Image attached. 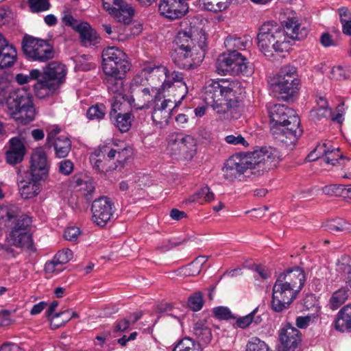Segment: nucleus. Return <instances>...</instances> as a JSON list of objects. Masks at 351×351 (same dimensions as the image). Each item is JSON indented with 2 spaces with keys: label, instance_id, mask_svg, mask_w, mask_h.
Instances as JSON below:
<instances>
[{
  "label": "nucleus",
  "instance_id": "nucleus-64",
  "mask_svg": "<svg viewBox=\"0 0 351 351\" xmlns=\"http://www.w3.org/2000/svg\"><path fill=\"white\" fill-rule=\"evenodd\" d=\"M130 325L129 320L123 319L118 322L114 326V332H124Z\"/></svg>",
  "mask_w": 351,
  "mask_h": 351
},
{
  "label": "nucleus",
  "instance_id": "nucleus-56",
  "mask_svg": "<svg viewBox=\"0 0 351 351\" xmlns=\"http://www.w3.org/2000/svg\"><path fill=\"white\" fill-rule=\"evenodd\" d=\"M73 163L70 160H63L59 163V171L63 175L69 176L73 171Z\"/></svg>",
  "mask_w": 351,
  "mask_h": 351
},
{
  "label": "nucleus",
  "instance_id": "nucleus-25",
  "mask_svg": "<svg viewBox=\"0 0 351 351\" xmlns=\"http://www.w3.org/2000/svg\"><path fill=\"white\" fill-rule=\"evenodd\" d=\"M26 154V148L21 139L15 136L10 139L9 147L5 152V160L11 165L21 163Z\"/></svg>",
  "mask_w": 351,
  "mask_h": 351
},
{
  "label": "nucleus",
  "instance_id": "nucleus-2",
  "mask_svg": "<svg viewBox=\"0 0 351 351\" xmlns=\"http://www.w3.org/2000/svg\"><path fill=\"white\" fill-rule=\"evenodd\" d=\"M206 40L205 32L197 27L179 31L173 40L176 47L171 56L175 65L185 70L197 67L206 54Z\"/></svg>",
  "mask_w": 351,
  "mask_h": 351
},
{
  "label": "nucleus",
  "instance_id": "nucleus-4",
  "mask_svg": "<svg viewBox=\"0 0 351 351\" xmlns=\"http://www.w3.org/2000/svg\"><path fill=\"white\" fill-rule=\"evenodd\" d=\"M7 112L16 123L26 125L35 119L36 108L32 95L25 89L11 91L5 99Z\"/></svg>",
  "mask_w": 351,
  "mask_h": 351
},
{
  "label": "nucleus",
  "instance_id": "nucleus-48",
  "mask_svg": "<svg viewBox=\"0 0 351 351\" xmlns=\"http://www.w3.org/2000/svg\"><path fill=\"white\" fill-rule=\"evenodd\" d=\"M19 210L16 207L0 206V219L10 221L17 217Z\"/></svg>",
  "mask_w": 351,
  "mask_h": 351
},
{
  "label": "nucleus",
  "instance_id": "nucleus-11",
  "mask_svg": "<svg viewBox=\"0 0 351 351\" xmlns=\"http://www.w3.org/2000/svg\"><path fill=\"white\" fill-rule=\"evenodd\" d=\"M217 71L219 74L237 75H248L246 59L240 53H223L219 56L216 62Z\"/></svg>",
  "mask_w": 351,
  "mask_h": 351
},
{
  "label": "nucleus",
  "instance_id": "nucleus-9",
  "mask_svg": "<svg viewBox=\"0 0 351 351\" xmlns=\"http://www.w3.org/2000/svg\"><path fill=\"white\" fill-rule=\"evenodd\" d=\"M143 72L147 73L149 75V78L158 77L159 80H162V89L171 88V92L174 94L173 97L179 99L178 100V103H181L185 97L187 93V87L185 83L182 82L183 74L182 73L173 71L171 74L172 79L179 84L176 86L170 81H166L165 79L167 74L166 67L162 66L156 67L148 66L143 69Z\"/></svg>",
  "mask_w": 351,
  "mask_h": 351
},
{
  "label": "nucleus",
  "instance_id": "nucleus-55",
  "mask_svg": "<svg viewBox=\"0 0 351 351\" xmlns=\"http://www.w3.org/2000/svg\"><path fill=\"white\" fill-rule=\"evenodd\" d=\"M351 258L348 255H343L339 259H338L337 265V271L343 274L349 269H351Z\"/></svg>",
  "mask_w": 351,
  "mask_h": 351
},
{
  "label": "nucleus",
  "instance_id": "nucleus-32",
  "mask_svg": "<svg viewBox=\"0 0 351 351\" xmlns=\"http://www.w3.org/2000/svg\"><path fill=\"white\" fill-rule=\"evenodd\" d=\"M75 31L80 34V38L84 44L95 45L98 38L96 32L87 22H82L77 25Z\"/></svg>",
  "mask_w": 351,
  "mask_h": 351
},
{
  "label": "nucleus",
  "instance_id": "nucleus-34",
  "mask_svg": "<svg viewBox=\"0 0 351 351\" xmlns=\"http://www.w3.org/2000/svg\"><path fill=\"white\" fill-rule=\"evenodd\" d=\"M335 154L334 150H330L328 148V143H324L322 145H317L314 150L311 152L306 157L308 161H315L319 158L322 156H325V162L332 165H335L333 162L335 159L331 158L330 155Z\"/></svg>",
  "mask_w": 351,
  "mask_h": 351
},
{
  "label": "nucleus",
  "instance_id": "nucleus-60",
  "mask_svg": "<svg viewBox=\"0 0 351 351\" xmlns=\"http://www.w3.org/2000/svg\"><path fill=\"white\" fill-rule=\"evenodd\" d=\"M193 265V262L183 268V274L186 276H195L201 272L200 267L197 265Z\"/></svg>",
  "mask_w": 351,
  "mask_h": 351
},
{
  "label": "nucleus",
  "instance_id": "nucleus-15",
  "mask_svg": "<svg viewBox=\"0 0 351 351\" xmlns=\"http://www.w3.org/2000/svg\"><path fill=\"white\" fill-rule=\"evenodd\" d=\"M16 219L14 226L10 233V242L16 247H31L33 244L32 234L27 229L30 226L31 218L26 215L19 216Z\"/></svg>",
  "mask_w": 351,
  "mask_h": 351
},
{
  "label": "nucleus",
  "instance_id": "nucleus-61",
  "mask_svg": "<svg viewBox=\"0 0 351 351\" xmlns=\"http://www.w3.org/2000/svg\"><path fill=\"white\" fill-rule=\"evenodd\" d=\"M117 165L118 167L121 168L124 167L125 162L129 157V150L127 148H124L117 153Z\"/></svg>",
  "mask_w": 351,
  "mask_h": 351
},
{
  "label": "nucleus",
  "instance_id": "nucleus-3",
  "mask_svg": "<svg viewBox=\"0 0 351 351\" xmlns=\"http://www.w3.org/2000/svg\"><path fill=\"white\" fill-rule=\"evenodd\" d=\"M245 88L237 80L231 82H208L204 88L203 99L206 104H214V98L225 97L226 104L216 105L217 114H223L226 119H237L240 117L238 110L245 97Z\"/></svg>",
  "mask_w": 351,
  "mask_h": 351
},
{
  "label": "nucleus",
  "instance_id": "nucleus-39",
  "mask_svg": "<svg viewBox=\"0 0 351 351\" xmlns=\"http://www.w3.org/2000/svg\"><path fill=\"white\" fill-rule=\"evenodd\" d=\"M324 227L331 232H350V225L342 219L326 221Z\"/></svg>",
  "mask_w": 351,
  "mask_h": 351
},
{
  "label": "nucleus",
  "instance_id": "nucleus-36",
  "mask_svg": "<svg viewBox=\"0 0 351 351\" xmlns=\"http://www.w3.org/2000/svg\"><path fill=\"white\" fill-rule=\"evenodd\" d=\"M90 160L93 163V167L98 172L106 173L116 170L118 165L115 162H109L108 158L104 157L103 159L100 158V154L95 153L91 155Z\"/></svg>",
  "mask_w": 351,
  "mask_h": 351
},
{
  "label": "nucleus",
  "instance_id": "nucleus-26",
  "mask_svg": "<svg viewBox=\"0 0 351 351\" xmlns=\"http://www.w3.org/2000/svg\"><path fill=\"white\" fill-rule=\"evenodd\" d=\"M104 82L107 86L109 93L121 96L124 101L128 99V95H125L124 78L125 75L115 73H104Z\"/></svg>",
  "mask_w": 351,
  "mask_h": 351
},
{
  "label": "nucleus",
  "instance_id": "nucleus-50",
  "mask_svg": "<svg viewBox=\"0 0 351 351\" xmlns=\"http://www.w3.org/2000/svg\"><path fill=\"white\" fill-rule=\"evenodd\" d=\"M40 76V71L38 69H32L29 72V75H23V74H17L16 76V82L20 84H25L28 83L32 80H36L39 81V78Z\"/></svg>",
  "mask_w": 351,
  "mask_h": 351
},
{
  "label": "nucleus",
  "instance_id": "nucleus-29",
  "mask_svg": "<svg viewBox=\"0 0 351 351\" xmlns=\"http://www.w3.org/2000/svg\"><path fill=\"white\" fill-rule=\"evenodd\" d=\"M27 180H22L19 182V192L23 199H31L36 197L40 193V180H36L26 173Z\"/></svg>",
  "mask_w": 351,
  "mask_h": 351
},
{
  "label": "nucleus",
  "instance_id": "nucleus-7",
  "mask_svg": "<svg viewBox=\"0 0 351 351\" xmlns=\"http://www.w3.org/2000/svg\"><path fill=\"white\" fill-rule=\"evenodd\" d=\"M167 150L173 159L189 161L196 154L197 141L191 135L172 134L169 136Z\"/></svg>",
  "mask_w": 351,
  "mask_h": 351
},
{
  "label": "nucleus",
  "instance_id": "nucleus-38",
  "mask_svg": "<svg viewBox=\"0 0 351 351\" xmlns=\"http://www.w3.org/2000/svg\"><path fill=\"white\" fill-rule=\"evenodd\" d=\"M224 45L227 49L226 53H239L237 51L245 49L247 45V39L245 37L239 38L229 36L226 38Z\"/></svg>",
  "mask_w": 351,
  "mask_h": 351
},
{
  "label": "nucleus",
  "instance_id": "nucleus-43",
  "mask_svg": "<svg viewBox=\"0 0 351 351\" xmlns=\"http://www.w3.org/2000/svg\"><path fill=\"white\" fill-rule=\"evenodd\" d=\"M106 114V106L102 104H97L88 108L86 115L88 119H102Z\"/></svg>",
  "mask_w": 351,
  "mask_h": 351
},
{
  "label": "nucleus",
  "instance_id": "nucleus-14",
  "mask_svg": "<svg viewBox=\"0 0 351 351\" xmlns=\"http://www.w3.org/2000/svg\"><path fill=\"white\" fill-rule=\"evenodd\" d=\"M272 291L271 308L275 312H282L288 308L299 293L277 279Z\"/></svg>",
  "mask_w": 351,
  "mask_h": 351
},
{
  "label": "nucleus",
  "instance_id": "nucleus-62",
  "mask_svg": "<svg viewBox=\"0 0 351 351\" xmlns=\"http://www.w3.org/2000/svg\"><path fill=\"white\" fill-rule=\"evenodd\" d=\"M341 23L351 21V12L347 7H341L337 10Z\"/></svg>",
  "mask_w": 351,
  "mask_h": 351
},
{
  "label": "nucleus",
  "instance_id": "nucleus-53",
  "mask_svg": "<svg viewBox=\"0 0 351 351\" xmlns=\"http://www.w3.org/2000/svg\"><path fill=\"white\" fill-rule=\"evenodd\" d=\"M330 77L332 80L341 81L349 77V73L348 71L343 69L341 66H333L330 72Z\"/></svg>",
  "mask_w": 351,
  "mask_h": 351
},
{
  "label": "nucleus",
  "instance_id": "nucleus-17",
  "mask_svg": "<svg viewBox=\"0 0 351 351\" xmlns=\"http://www.w3.org/2000/svg\"><path fill=\"white\" fill-rule=\"evenodd\" d=\"M112 203L110 198L101 197L92 204L93 221L97 226L104 227L112 216Z\"/></svg>",
  "mask_w": 351,
  "mask_h": 351
},
{
  "label": "nucleus",
  "instance_id": "nucleus-1",
  "mask_svg": "<svg viewBox=\"0 0 351 351\" xmlns=\"http://www.w3.org/2000/svg\"><path fill=\"white\" fill-rule=\"evenodd\" d=\"M283 28L274 21H267L258 28L256 40L259 50L271 61H278L285 56L289 50V37L303 40L308 29L302 26L295 17H288L282 22Z\"/></svg>",
  "mask_w": 351,
  "mask_h": 351
},
{
  "label": "nucleus",
  "instance_id": "nucleus-31",
  "mask_svg": "<svg viewBox=\"0 0 351 351\" xmlns=\"http://www.w3.org/2000/svg\"><path fill=\"white\" fill-rule=\"evenodd\" d=\"M193 332L197 343L201 346L208 344L212 339L211 329L204 321L195 322L193 325Z\"/></svg>",
  "mask_w": 351,
  "mask_h": 351
},
{
  "label": "nucleus",
  "instance_id": "nucleus-54",
  "mask_svg": "<svg viewBox=\"0 0 351 351\" xmlns=\"http://www.w3.org/2000/svg\"><path fill=\"white\" fill-rule=\"evenodd\" d=\"M70 309H67L64 311L60 312L58 313H56L52 317H51V322L56 321V319H60V320H57L55 323V326L56 327H59L61 325L64 324L65 323L68 322L71 319L70 317Z\"/></svg>",
  "mask_w": 351,
  "mask_h": 351
},
{
  "label": "nucleus",
  "instance_id": "nucleus-47",
  "mask_svg": "<svg viewBox=\"0 0 351 351\" xmlns=\"http://www.w3.org/2000/svg\"><path fill=\"white\" fill-rule=\"evenodd\" d=\"M28 3L32 12L46 11L50 8V3L48 0H29Z\"/></svg>",
  "mask_w": 351,
  "mask_h": 351
},
{
  "label": "nucleus",
  "instance_id": "nucleus-40",
  "mask_svg": "<svg viewBox=\"0 0 351 351\" xmlns=\"http://www.w3.org/2000/svg\"><path fill=\"white\" fill-rule=\"evenodd\" d=\"M276 78L291 82L293 84L295 80H300L298 77L296 68L291 65H286L281 68Z\"/></svg>",
  "mask_w": 351,
  "mask_h": 351
},
{
  "label": "nucleus",
  "instance_id": "nucleus-41",
  "mask_svg": "<svg viewBox=\"0 0 351 351\" xmlns=\"http://www.w3.org/2000/svg\"><path fill=\"white\" fill-rule=\"evenodd\" d=\"M112 16L117 20L125 25H129L132 23L135 11L134 8H127L121 11L112 10Z\"/></svg>",
  "mask_w": 351,
  "mask_h": 351
},
{
  "label": "nucleus",
  "instance_id": "nucleus-45",
  "mask_svg": "<svg viewBox=\"0 0 351 351\" xmlns=\"http://www.w3.org/2000/svg\"><path fill=\"white\" fill-rule=\"evenodd\" d=\"M204 304L203 294L200 291L195 292L188 300V306L193 311H199Z\"/></svg>",
  "mask_w": 351,
  "mask_h": 351
},
{
  "label": "nucleus",
  "instance_id": "nucleus-24",
  "mask_svg": "<svg viewBox=\"0 0 351 351\" xmlns=\"http://www.w3.org/2000/svg\"><path fill=\"white\" fill-rule=\"evenodd\" d=\"M292 126L284 125V124H278L277 123H270V131L276 139L285 143L287 146L294 145L298 138L302 134L298 135L293 131Z\"/></svg>",
  "mask_w": 351,
  "mask_h": 351
},
{
  "label": "nucleus",
  "instance_id": "nucleus-44",
  "mask_svg": "<svg viewBox=\"0 0 351 351\" xmlns=\"http://www.w3.org/2000/svg\"><path fill=\"white\" fill-rule=\"evenodd\" d=\"M215 195L210 191V189L206 185L200 189L195 193L191 196L190 200L191 202L197 201L199 199H204L205 202H211L214 199Z\"/></svg>",
  "mask_w": 351,
  "mask_h": 351
},
{
  "label": "nucleus",
  "instance_id": "nucleus-23",
  "mask_svg": "<svg viewBox=\"0 0 351 351\" xmlns=\"http://www.w3.org/2000/svg\"><path fill=\"white\" fill-rule=\"evenodd\" d=\"M158 10L161 15L171 20L182 18L189 12V7L178 0H162Z\"/></svg>",
  "mask_w": 351,
  "mask_h": 351
},
{
  "label": "nucleus",
  "instance_id": "nucleus-18",
  "mask_svg": "<svg viewBox=\"0 0 351 351\" xmlns=\"http://www.w3.org/2000/svg\"><path fill=\"white\" fill-rule=\"evenodd\" d=\"M180 103L178 102L176 98L174 101L170 99H160V101L155 103L153 107L152 117L156 125L162 128L167 125L171 116L173 109Z\"/></svg>",
  "mask_w": 351,
  "mask_h": 351
},
{
  "label": "nucleus",
  "instance_id": "nucleus-27",
  "mask_svg": "<svg viewBox=\"0 0 351 351\" xmlns=\"http://www.w3.org/2000/svg\"><path fill=\"white\" fill-rule=\"evenodd\" d=\"M17 58L15 47L9 44L8 41L0 34V69L12 66Z\"/></svg>",
  "mask_w": 351,
  "mask_h": 351
},
{
  "label": "nucleus",
  "instance_id": "nucleus-6",
  "mask_svg": "<svg viewBox=\"0 0 351 351\" xmlns=\"http://www.w3.org/2000/svg\"><path fill=\"white\" fill-rule=\"evenodd\" d=\"M147 73L144 72L145 75ZM143 71L141 75H136L133 80L130 88L131 95L128 97L127 101L136 110L148 109L157 101L162 99L160 90L153 86H145L143 84L145 81L142 77Z\"/></svg>",
  "mask_w": 351,
  "mask_h": 351
},
{
  "label": "nucleus",
  "instance_id": "nucleus-33",
  "mask_svg": "<svg viewBox=\"0 0 351 351\" xmlns=\"http://www.w3.org/2000/svg\"><path fill=\"white\" fill-rule=\"evenodd\" d=\"M235 326L241 329H246L250 327L251 324L258 326L263 322L261 315L258 314V308H256L249 314L236 317Z\"/></svg>",
  "mask_w": 351,
  "mask_h": 351
},
{
  "label": "nucleus",
  "instance_id": "nucleus-10",
  "mask_svg": "<svg viewBox=\"0 0 351 351\" xmlns=\"http://www.w3.org/2000/svg\"><path fill=\"white\" fill-rule=\"evenodd\" d=\"M102 69L104 73L125 75L130 69L131 64L128 56L121 49L116 47H108L101 53Z\"/></svg>",
  "mask_w": 351,
  "mask_h": 351
},
{
  "label": "nucleus",
  "instance_id": "nucleus-16",
  "mask_svg": "<svg viewBox=\"0 0 351 351\" xmlns=\"http://www.w3.org/2000/svg\"><path fill=\"white\" fill-rule=\"evenodd\" d=\"M271 122L284 125L292 126L295 134L298 132L302 134V130L300 128V119L295 112L285 105L275 104L269 111Z\"/></svg>",
  "mask_w": 351,
  "mask_h": 351
},
{
  "label": "nucleus",
  "instance_id": "nucleus-57",
  "mask_svg": "<svg viewBox=\"0 0 351 351\" xmlns=\"http://www.w3.org/2000/svg\"><path fill=\"white\" fill-rule=\"evenodd\" d=\"M225 139L226 141L229 144L242 145L244 147H247L249 145L248 143L241 134H239L238 136L228 135L226 137Z\"/></svg>",
  "mask_w": 351,
  "mask_h": 351
},
{
  "label": "nucleus",
  "instance_id": "nucleus-63",
  "mask_svg": "<svg viewBox=\"0 0 351 351\" xmlns=\"http://www.w3.org/2000/svg\"><path fill=\"white\" fill-rule=\"evenodd\" d=\"M84 191V195L88 201H90L93 197V193L95 192V188L91 182H86L85 187L82 189Z\"/></svg>",
  "mask_w": 351,
  "mask_h": 351
},
{
  "label": "nucleus",
  "instance_id": "nucleus-22",
  "mask_svg": "<svg viewBox=\"0 0 351 351\" xmlns=\"http://www.w3.org/2000/svg\"><path fill=\"white\" fill-rule=\"evenodd\" d=\"M300 80H295L293 83L282 79L275 78L271 84L274 95L278 99L287 101L299 90Z\"/></svg>",
  "mask_w": 351,
  "mask_h": 351
},
{
  "label": "nucleus",
  "instance_id": "nucleus-8",
  "mask_svg": "<svg viewBox=\"0 0 351 351\" xmlns=\"http://www.w3.org/2000/svg\"><path fill=\"white\" fill-rule=\"evenodd\" d=\"M22 51L30 61L47 62L55 56L53 47L47 40L25 35L21 42Z\"/></svg>",
  "mask_w": 351,
  "mask_h": 351
},
{
  "label": "nucleus",
  "instance_id": "nucleus-5",
  "mask_svg": "<svg viewBox=\"0 0 351 351\" xmlns=\"http://www.w3.org/2000/svg\"><path fill=\"white\" fill-rule=\"evenodd\" d=\"M66 75L65 66L60 62L53 61L40 71L39 81L33 85L36 95L40 98L55 94L64 83Z\"/></svg>",
  "mask_w": 351,
  "mask_h": 351
},
{
  "label": "nucleus",
  "instance_id": "nucleus-13",
  "mask_svg": "<svg viewBox=\"0 0 351 351\" xmlns=\"http://www.w3.org/2000/svg\"><path fill=\"white\" fill-rule=\"evenodd\" d=\"M249 152L243 157L233 156L229 158L222 169L223 177L226 180L234 182L243 175L247 170L254 171L252 160Z\"/></svg>",
  "mask_w": 351,
  "mask_h": 351
},
{
  "label": "nucleus",
  "instance_id": "nucleus-58",
  "mask_svg": "<svg viewBox=\"0 0 351 351\" xmlns=\"http://www.w3.org/2000/svg\"><path fill=\"white\" fill-rule=\"evenodd\" d=\"M80 234V230L78 228L73 226L67 228L64 233V237L68 241H75Z\"/></svg>",
  "mask_w": 351,
  "mask_h": 351
},
{
  "label": "nucleus",
  "instance_id": "nucleus-21",
  "mask_svg": "<svg viewBox=\"0 0 351 351\" xmlns=\"http://www.w3.org/2000/svg\"><path fill=\"white\" fill-rule=\"evenodd\" d=\"M277 280L289 286L291 288L300 293L306 281L305 272L300 267H295L287 269L285 272L278 275Z\"/></svg>",
  "mask_w": 351,
  "mask_h": 351
},
{
  "label": "nucleus",
  "instance_id": "nucleus-51",
  "mask_svg": "<svg viewBox=\"0 0 351 351\" xmlns=\"http://www.w3.org/2000/svg\"><path fill=\"white\" fill-rule=\"evenodd\" d=\"M173 351H196L195 343L191 338L185 337L177 343Z\"/></svg>",
  "mask_w": 351,
  "mask_h": 351
},
{
  "label": "nucleus",
  "instance_id": "nucleus-46",
  "mask_svg": "<svg viewBox=\"0 0 351 351\" xmlns=\"http://www.w3.org/2000/svg\"><path fill=\"white\" fill-rule=\"evenodd\" d=\"M246 351H271L265 341L256 337L249 341L246 346Z\"/></svg>",
  "mask_w": 351,
  "mask_h": 351
},
{
  "label": "nucleus",
  "instance_id": "nucleus-52",
  "mask_svg": "<svg viewBox=\"0 0 351 351\" xmlns=\"http://www.w3.org/2000/svg\"><path fill=\"white\" fill-rule=\"evenodd\" d=\"M73 256V252L66 248L59 251L53 258H55V262L59 263V265H64L71 260Z\"/></svg>",
  "mask_w": 351,
  "mask_h": 351
},
{
  "label": "nucleus",
  "instance_id": "nucleus-42",
  "mask_svg": "<svg viewBox=\"0 0 351 351\" xmlns=\"http://www.w3.org/2000/svg\"><path fill=\"white\" fill-rule=\"evenodd\" d=\"M348 291L346 288H341L333 293L330 300L332 309L338 308L346 302L348 298Z\"/></svg>",
  "mask_w": 351,
  "mask_h": 351
},
{
  "label": "nucleus",
  "instance_id": "nucleus-37",
  "mask_svg": "<svg viewBox=\"0 0 351 351\" xmlns=\"http://www.w3.org/2000/svg\"><path fill=\"white\" fill-rule=\"evenodd\" d=\"M240 0H203V5L206 10L214 12L223 11L234 3L237 4Z\"/></svg>",
  "mask_w": 351,
  "mask_h": 351
},
{
  "label": "nucleus",
  "instance_id": "nucleus-28",
  "mask_svg": "<svg viewBox=\"0 0 351 351\" xmlns=\"http://www.w3.org/2000/svg\"><path fill=\"white\" fill-rule=\"evenodd\" d=\"M117 104H112V109L110 112V119L114 121V125L121 132L129 131L132 126V121L134 116L132 112L117 113L116 110Z\"/></svg>",
  "mask_w": 351,
  "mask_h": 351
},
{
  "label": "nucleus",
  "instance_id": "nucleus-49",
  "mask_svg": "<svg viewBox=\"0 0 351 351\" xmlns=\"http://www.w3.org/2000/svg\"><path fill=\"white\" fill-rule=\"evenodd\" d=\"M213 312L215 317L219 319L229 320L236 319V317L228 307L217 306L213 308Z\"/></svg>",
  "mask_w": 351,
  "mask_h": 351
},
{
  "label": "nucleus",
  "instance_id": "nucleus-20",
  "mask_svg": "<svg viewBox=\"0 0 351 351\" xmlns=\"http://www.w3.org/2000/svg\"><path fill=\"white\" fill-rule=\"evenodd\" d=\"M278 337L280 343L287 351H295L302 342L301 332L290 323H287L279 330Z\"/></svg>",
  "mask_w": 351,
  "mask_h": 351
},
{
  "label": "nucleus",
  "instance_id": "nucleus-59",
  "mask_svg": "<svg viewBox=\"0 0 351 351\" xmlns=\"http://www.w3.org/2000/svg\"><path fill=\"white\" fill-rule=\"evenodd\" d=\"M321 45L324 47L337 46V43L332 39V36L328 33H323L319 39Z\"/></svg>",
  "mask_w": 351,
  "mask_h": 351
},
{
  "label": "nucleus",
  "instance_id": "nucleus-12",
  "mask_svg": "<svg viewBox=\"0 0 351 351\" xmlns=\"http://www.w3.org/2000/svg\"><path fill=\"white\" fill-rule=\"evenodd\" d=\"M249 154L250 160L254 163V171H251V173L256 176L276 168L280 161L278 151L271 147H262Z\"/></svg>",
  "mask_w": 351,
  "mask_h": 351
},
{
  "label": "nucleus",
  "instance_id": "nucleus-30",
  "mask_svg": "<svg viewBox=\"0 0 351 351\" xmlns=\"http://www.w3.org/2000/svg\"><path fill=\"white\" fill-rule=\"evenodd\" d=\"M335 327L341 332L351 331V304L344 306L339 311Z\"/></svg>",
  "mask_w": 351,
  "mask_h": 351
},
{
  "label": "nucleus",
  "instance_id": "nucleus-19",
  "mask_svg": "<svg viewBox=\"0 0 351 351\" xmlns=\"http://www.w3.org/2000/svg\"><path fill=\"white\" fill-rule=\"evenodd\" d=\"M49 167L47 154L41 148H39L32 154L30 170L26 173L34 178L36 180H41L47 176Z\"/></svg>",
  "mask_w": 351,
  "mask_h": 351
},
{
  "label": "nucleus",
  "instance_id": "nucleus-35",
  "mask_svg": "<svg viewBox=\"0 0 351 351\" xmlns=\"http://www.w3.org/2000/svg\"><path fill=\"white\" fill-rule=\"evenodd\" d=\"M56 156L58 158H65L71 149V141L66 136H60L53 142Z\"/></svg>",
  "mask_w": 351,
  "mask_h": 351
}]
</instances>
